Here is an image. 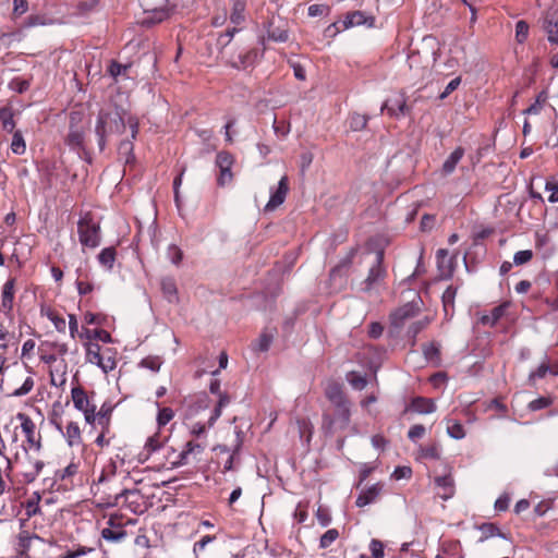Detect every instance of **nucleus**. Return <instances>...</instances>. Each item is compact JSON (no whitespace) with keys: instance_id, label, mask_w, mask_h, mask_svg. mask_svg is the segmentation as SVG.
<instances>
[{"instance_id":"1","label":"nucleus","mask_w":558,"mask_h":558,"mask_svg":"<svg viewBox=\"0 0 558 558\" xmlns=\"http://www.w3.org/2000/svg\"><path fill=\"white\" fill-rule=\"evenodd\" d=\"M129 126L132 133V140H136L140 132V120L137 117L131 114L122 106L113 102L107 108H101L98 111L95 135L99 151L102 153L111 135H122Z\"/></svg>"},{"instance_id":"2","label":"nucleus","mask_w":558,"mask_h":558,"mask_svg":"<svg viewBox=\"0 0 558 558\" xmlns=\"http://www.w3.org/2000/svg\"><path fill=\"white\" fill-rule=\"evenodd\" d=\"M325 397L331 408L325 409L322 415L320 429L325 437H332L337 432L344 430L351 422V402L343 391V386L331 381L325 388Z\"/></svg>"},{"instance_id":"3","label":"nucleus","mask_w":558,"mask_h":558,"mask_svg":"<svg viewBox=\"0 0 558 558\" xmlns=\"http://www.w3.org/2000/svg\"><path fill=\"white\" fill-rule=\"evenodd\" d=\"M95 506L98 509H108L120 506L119 490H114L112 482L108 481L106 472H101L90 486Z\"/></svg>"},{"instance_id":"4","label":"nucleus","mask_w":558,"mask_h":558,"mask_svg":"<svg viewBox=\"0 0 558 558\" xmlns=\"http://www.w3.org/2000/svg\"><path fill=\"white\" fill-rule=\"evenodd\" d=\"M80 243L87 247H97L100 244V226L94 221L92 213L84 214L77 221Z\"/></svg>"},{"instance_id":"5","label":"nucleus","mask_w":558,"mask_h":558,"mask_svg":"<svg viewBox=\"0 0 558 558\" xmlns=\"http://www.w3.org/2000/svg\"><path fill=\"white\" fill-rule=\"evenodd\" d=\"M435 60V51H420L418 49H411L408 54L407 62L410 71L413 73V78H424L433 66Z\"/></svg>"},{"instance_id":"6","label":"nucleus","mask_w":558,"mask_h":558,"mask_svg":"<svg viewBox=\"0 0 558 558\" xmlns=\"http://www.w3.org/2000/svg\"><path fill=\"white\" fill-rule=\"evenodd\" d=\"M385 252L383 248L376 252L375 263L368 270L367 277L362 282V291L368 293L376 284L384 281L387 270L384 266Z\"/></svg>"},{"instance_id":"7","label":"nucleus","mask_w":558,"mask_h":558,"mask_svg":"<svg viewBox=\"0 0 558 558\" xmlns=\"http://www.w3.org/2000/svg\"><path fill=\"white\" fill-rule=\"evenodd\" d=\"M120 506L129 509L134 514H141L146 510L144 495L140 489L123 488L119 490Z\"/></svg>"},{"instance_id":"8","label":"nucleus","mask_w":558,"mask_h":558,"mask_svg":"<svg viewBox=\"0 0 558 558\" xmlns=\"http://www.w3.org/2000/svg\"><path fill=\"white\" fill-rule=\"evenodd\" d=\"M138 2L144 12L153 13L151 17L144 20V24L160 23L169 16L167 9L169 0H138Z\"/></svg>"},{"instance_id":"9","label":"nucleus","mask_w":558,"mask_h":558,"mask_svg":"<svg viewBox=\"0 0 558 558\" xmlns=\"http://www.w3.org/2000/svg\"><path fill=\"white\" fill-rule=\"evenodd\" d=\"M234 163V157L229 151H219L216 156V166L219 169L217 177V184L225 186L233 180L232 166Z\"/></svg>"},{"instance_id":"10","label":"nucleus","mask_w":558,"mask_h":558,"mask_svg":"<svg viewBox=\"0 0 558 558\" xmlns=\"http://www.w3.org/2000/svg\"><path fill=\"white\" fill-rule=\"evenodd\" d=\"M213 451L217 457V465H222V473L233 471L234 463L240 462V452H235L234 449L228 447L227 445H216L213 448Z\"/></svg>"},{"instance_id":"11","label":"nucleus","mask_w":558,"mask_h":558,"mask_svg":"<svg viewBox=\"0 0 558 558\" xmlns=\"http://www.w3.org/2000/svg\"><path fill=\"white\" fill-rule=\"evenodd\" d=\"M387 111L392 118H400L410 114L411 108L407 105L404 94H399L392 98H388L381 106L380 111Z\"/></svg>"},{"instance_id":"12","label":"nucleus","mask_w":558,"mask_h":558,"mask_svg":"<svg viewBox=\"0 0 558 558\" xmlns=\"http://www.w3.org/2000/svg\"><path fill=\"white\" fill-rule=\"evenodd\" d=\"M16 418L21 422V428L26 436V441L36 451L41 449V436L38 433L36 436V426L32 418L25 413H17Z\"/></svg>"},{"instance_id":"13","label":"nucleus","mask_w":558,"mask_h":558,"mask_svg":"<svg viewBox=\"0 0 558 558\" xmlns=\"http://www.w3.org/2000/svg\"><path fill=\"white\" fill-rule=\"evenodd\" d=\"M267 37L270 40L286 43L289 39L287 22L280 16H271L267 22Z\"/></svg>"},{"instance_id":"14","label":"nucleus","mask_w":558,"mask_h":558,"mask_svg":"<svg viewBox=\"0 0 558 558\" xmlns=\"http://www.w3.org/2000/svg\"><path fill=\"white\" fill-rule=\"evenodd\" d=\"M415 315V307L411 303L404 304L390 314V328L398 332L403 327L405 320Z\"/></svg>"},{"instance_id":"15","label":"nucleus","mask_w":558,"mask_h":558,"mask_svg":"<svg viewBox=\"0 0 558 558\" xmlns=\"http://www.w3.org/2000/svg\"><path fill=\"white\" fill-rule=\"evenodd\" d=\"M120 517L118 514L110 515L108 520V527H105L101 531V536L110 542H119L126 536V531L123 527V524L119 521Z\"/></svg>"},{"instance_id":"16","label":"nucleus","mask_w":558,"mask_h":558,"mask_svg":"<svg viewBox=\"0 0 558 558\" xmlns=\"http://www.w3.org/2000/svg\"><path fill=\"white\" fill-rule=\"evenodd\" d=\"M288 192H289V179L287 175H283L278 183L277 190L271 193L270 198H269L268 203L266 204L264 210L272 211L278 206L283 204V202L286 201V197L288 195Z\"/></svg>"},{"instance_id":"17","label":"nucleus","mask_w":558,"mask_h":558,"mask_svg":"<svg viewBox=\"0 0 558 558\" xmlns=\"http://www.w3.org/2000/svg\"><path fill=\"white\" fill-rule=\"evenodd\" d=\"M33 539L44 541L39 535L35 533L31 534L26 530H22L17 534V542L15 547L16 558H31L28 551L31 549Z\"/></svg>"},{"instance_id":"18","label":"nucleus","mask_w":558,"mask_h":558,"mask_svg":"<svg viewBox=\"0 0 558 558\" xmlns=\"http://www.w3.org/2000/svg\"><path fill=\"white\" fill-rule=\"evenodd\" d=\"M87 128L69 129L64 137V144L73 151L80 153L83 149L86 140Z\"/></svg>"},{"instance_id":"19","label":"nucleus","mask_w":558,"mask_h":558,"mask_svg":"<svg viewBox=\"0 0 558 558\" xmlns=\"http://www.w3.org/2000/svg\"><path fill=\"white\" fill-rule=\"evenodd\" d=\"M71 398L74 404V408L77 411L84 412L90 409V407H95L94 403L90 402V399L81 385H76L71 389Z\"/></svg>"},{"instance_id":"20","label":"nucleus","mask_w":558,"mask_h":558,"mask_svg":"<svg viewBox=\"0 0 558 558\" xmlns=\"http://www.w3.org/2000/svg\"><path fill=\"white\" fill-rule=\"evenodd\" d=\"M384 485L381 483H376L368 488L361 492L355 500V505L359 508L371 505L377 500L383 492Z\"/></svg>"},{"instance_id":"21","label":"nucleus","mask_w":558,"mask_h":558,"mask_svg":"<svg viewBox=\"0 0 558 558\" xmlns=\"http://www.w3.org/2000/svg\"><path fill=\"white\" fill-rule=\"evenodd\" d=\"M262 54L263 53H259L258 49L252 48L245 53H239L236 59H232L231 65L235 69L245 70L250 66H253Z\"/></svg>"},{"instance_id":"22","label":"nucleus","mask_w":558,"mask_h":558,"mask_svg":"<svg viewBox=\"0 0 558 558\" xmlns=\"http://www.w3.org/2000/svg\"><path fill=\"white\" fill-rule=\"evenodd\" d=\"M184 402L187 403L186 414L192 416L198 411L207 409L209 407L210 399L206 392H201L190 397L189 399H184Z\"/></svg>"},{"instance_id":"23","label":"nucleus","mask_w":558,"mask_h":558,"mask_svg":"<svg viewBox=\"0 0 558 558\" xmlns=\"http://www.w3.org/2000/svg\"><path fill=\"white\" fill-rule=\"evenodd\" d=\"M357 246L351 247L348 254L339 260V263L330 269V279H336L337 276H344L345 271L352 266L353 259L357 253Z\"/></svg>"},{"instance_id":"24","label":"nucleus","mask_w":558,"mask_h":558,"mask_svg":"<svg viewBox=\"0 0 558 558\" xmlns=\"http://www.w3.org/2000/svg\"><path fill=\"white\" fill-rule=\"evenodd\" d=\"M15 278H9L2 287L1 308L8 314L13 310Z\"/></svg>"},{"instance_id":"25","label":"nucleus","mask_w":558,"mask_h":558,"mask_svg":"<svg viewBox=\"0 0 558 558\" xmlns=\"http://www.w3.org/2000/svg\"><path fill=\"white\" fill-rule=\"evenodd\" d=\"M543 27L548 34V40L551 44H558V9L547 13Z\"/></svg>"},{"instance_id":"26","label":"nucleus","mask_w":558,"mask_h":558,"mask_svg":"<svg viewBox=\"0 0 558 558\" xmlns=\"http://www.w3.org/2000/svg\"><path fill=\"white\" fill-rule=\"evenodd\" d=\"M465 150L463 147L458 146L444 161L441 167V173L444 175H450L454 172L457 165L463 158Z\"/></svg>"},{"instance_id":"27","label":"nucleus","mask_w":558,"mask_h":558,"mask_svg":"<svg viewBox=\"0 0 558 558\" xmlns=\"http://www.w3.org/2000/svg\"><path fill=\"white\" fill-rule=\"evenodd\" d=\"M435 484L442 489L439 495L442 500H448L454 495V481L450 474L435 477Z\"/></svg>"},{"instance_id":"28","label":"nucleus","mask_w":558,"mask_h":558,"mask_svg":"<svg viewBox=\"0 0 558 558\" xmlns=\"http://www.w3.org/2000/svg\"><path fill=\"white\" fill-rule=\"evenodd\" d=\"M410 407L414 412L420 414L433 413L436 410L434 400L425 397H414Z\"/></svg>"},{"instance_id":"29","label":"nucleus","mask_w":558,"mask_h":558,"mask_svg":"<svg viewBox=\"0 0 558 558\" xmlns=\"http://www.w3.org/2000/svg\"><path fill=\"white\" fill-rule=\"evenodd\" d=\"M422 351L427 362L432 363L434 366L440 365V347L437 342L432 341L429 343H424Z\"/></svg>"},{"instance_id":"30","label":"nucleus","mask_w":558,"mask_h":558,"mask_svg":"<svg viewBox=\"0 0 558 558\" xmlns=\"http://www.w3.org/2000/svg\"><path fill=\"white\" fill-rule=\"evenodd\" d=\"M458 288L454 286H449L441 296L442 307L445 312V316H452L454 310V299L457 295Z\"/></svg>"},{"instance_id":"31","label":"nucleus","mask_w":558,"mask_h":558,"mask_svg":"<svg viewBox=\"0 0 558 558\" xmlns=\"http://www.w3.org/2000/svg\"><path fill=\"white\" fill-rule=\"evenodd\" d=\"M246 0H234L230 14V21L234 25H240L245 21Z\"/></svg>"},{"instance_id":"32","label":"nucleus","mask_w":558,"mask_h":558,"mask_svg":"<svg viewBox=\"0 0 558 558\" xmlns=\"http://www.w3.org/2000/svg\"><path fill=\"white\" fill-rule=\"evenodd\" d=\"M133 141L131 136L130 138L122 140L118 145V154L120 157L124 158L125 163L135 160Z\"/></svg>"},{"instance_id":"33","label":"nucleus","mask_w":558,"mask_h":558,"mask_svg":"<svg viewBox=\"0 0 558 558\" xmlns=\"http://www.w3.org/2000/svg\"><path fill=\"white\" fill-rule=\"evenodd\" d=\"M367 21H369V25H372L374 22V17L365 16V14L362 11H354L347 15V19L343 21V25L345 28H349L351 26H359V25L366 24Z\"/></svg>"},{"instance_id":"34","label":"nucleus","mask_w":558,"mask_h":558,"mask_svg":"<svg viewBox=\"0 0 558 558\" xmlns=\"http://www.w3.org/2000/svg\"><path fill=\"white\" fill-rule=\"evenodd\" d=\"M70 447L80 445L82 442L81 428L76 422H70L66 426L65 433H62Z\"/></svg>"},{"instance_id":"35","label":"nucleus","mask_w":558,"mask_h":558,"mask_svg":"<svg viewBox=\"0 0 558 558\" xmlns=\"http://www.w3.org/2000/svg\"><path fill=\"white\" fill-rule=\"evenodd\" d=\"M39 502L40 495L38 493H34L31 498L22 502V507L25 509V515H27V518H33L37 514H41V508L39 506Z\"/></svg>"},{"instance_id":"36","label":"nucleus","mask_w":558,"mask_h":558,"mask_svg":"<svg viewBox=\"0 0 558 558\" xmlns=\"http://www.w3.org/2000/svg\"><path fill=\"white\" fill-rule=\"evenodd\" d=\"M78 473V463L72 461L69 463L64 469L57 470L53 475V483L52 485L58 482H64L70 481L73 476H75Z\"/></svg>"},{"instance_id":"37","label":"nucleus","mask_w":558,"mask_h":558,"mask_svg":"<svg viewBox=\"0 0 558 558\" xmlns=\"http://www.w3.org/2000/svg\"><path fill=\"white\" fill-rule=\"evenodd\" d=\"M80 338H86L88 340H99V341H102L105 343H110L112 342V338H111V335L105 330V329H88V328H83V332L80 335Z\"/></svg>"},{"instance_id":"38","label":"nucleus","mask_w":558,"mask_h":558,"mask_svg":"<svg viewBox=\"0 0 558 558\" xmlns=\"http://www.w3.org/2000/svg\"><path fill=\"white\" fill-rule=\"evenodd\" d=\"M161 291L169 302L178 299V288L174 278L166 277L160 282Z\"/></svg>"},{"instance_id":"39","label":"nucleus","mask_w":558,"mask_h":558,"mask_svg":"<svg viewBox=\"0 0 558 558\" xmlns=\"http://www.w3.org/2000/svg\"><path fill=\"white\" fill-rule=\"evenodd\" d=\"M230 403V396L223 391L218 396V402L208 418V427H211L215 422L220 417L222 409Z\"/></svg>"},{"instance_id":"40","label":"nucleus","mask_w":558,"mask_h":558,"mask_svg":"<svg viewBox=\"0 0 558 558\" xmlns=\"http://www.w3.org/2000/svg\"><path fill=\"white\" fill-rule=\"evenodd\" d=\"M482 532V536L480 538V542H484L489 537L493 536H499L501 538H507L506 534L500 531V529L495 524L490 522L482 523L478 527Z\"/></svg>"},{"instance_id":"41","label":"nucleus","mask_w":558,"mask_h":558,"mask_svg":"<svg viewBox=\"0 0 558 558\" xmlns=\"http://www.w3.org/2000/svg\"><path fill=\"white\" fill-rule=\"evenodd\" d=\"M99 367L105 374L113 371L117 367L116 351L112 349L105 350Z\"/></svg>"},{"instance_id":"42","label":"nucleus","mask_w":558,"mask_h":558,"mask_svg":"<svg viewBox=\"0 0 558 558\" xmlns=\"http://www.w3.org/2000/svg\"><path fill=\"white\" fill-rule=\"evenodd\" d=\"M14 113L10 107L0 108V121L4 131L12 133L15 128Z\"/></svg>"},{"instance_id":"43","label":"nucleus","mask_w":558,"mask_h":558,"mask_svg":"<svg viewBox=\"0 0 558 558\" xmlns=\"http://www.w3.org/2000/svg\"><path fill=\"white\" fill-rule=\"evenodd\" d=\"M86 347V360L95 364L99 367V364L101 362L102 353L100 352L101 348L98 343L87 342L85 344Z\"/></svg>"},{"instance_id":"44","label":"nucleus","mask_w":558,"mask_h":558,"mask_svg":"<svg viewBox=\"0 0 558 558\" xmlns=\"http://www.w3.org/2000/svg\"><path fill=\"white\" fill-rule=\"evenodd\" d=\"M117 256V251L113 246L105 247L98 254L99 263L108 269H112Z\"/></svg>"},{"instance_id":"45","label":"nucleus","mask_w":558,"mask_h":558,"mask_svg":"<svg viewBox=\"0 0 558 558\" xmlns=\"http://www.w3.org/2000/svg\"><path fill=\"white\" fill-rule=\"evenodd\" d=\"M62 414H63V405L61 404L60 401H56L52 404V410L49 415V421H50L51 425H53L54 428L57 430H59L60 433H63L62 423H61Z\"/></svg>"},{"instance_id":"46","label":"nucleus","mask_w":558,"mask_h":558,"mask_svg":"<svg viewBox=\"0 0 558 558\" xmlns=\"http://www.w3.org/2000/svg\"><path fill=\"white\" fill-rule=\"evenodd\" d=\"M368 122V116L354 112L349 118V126L353 132L363 131Z\"/></svg>"},{"instance_id":"47","label":"nucleus","mask_w":558,"mask_h":558,"mask_svg":"<svg viewBox=\"0 0 558 558\" xmlns=\"http://www.w3.org/2000/svg\"><path fill=\"white\" fill-rule=\"evenodd\" d=\"M112 410L113 408L111 405L104 403L100 410L97 412L98 423L105 430H109Z\"/></svg>"},{"instance_id":"48","label":"nucleus","mask_w":558,"mask_h":558,"mask_svg":"<svg viewBox=\"0 0 558 558\" xmlns=\"http://www.w3.org/2000/svg\"><path fill=\"white\" fill-rule=\"evenodd\" d=\"M437 267L439 270V277L441 279H450L454 271L453 260L449 259H437Z\"/></svg>"},{"instance_id":"49","label":"nucleus","mask_w":558,"mask_h":558,"mask_svg":"<svg viewBox=\"0 0 558 558\" xmlns=\"http://www.w3.org/2000/svg\"><path fill=\"white\" fill-rule=\"evenodd\" d=\"M68 118L69 129L87 128L83 110H71Z\"/></svg>"},{"instance_id":"50","label":"nucleus","mask_w":558,"mask_h":558,"mask_svg":"<svg viewBox=\"0 0 558 558\" xmlns=\"http://www.w3.org/2000/svg\"><path fill=\"white\" fill-rule=\"evenodd\" d=\"M506 310V305L501 304L494 307L489 315H485L482 317V323L484 325L489 324L490 326H495L499 319L504 316Z\"/></svg>"},{"instance_id":"51","label":"nucleus","mask_w":558,"mask_h":558,"mask_svg":"<svg viewBox=\"0 0 558 558\" xmlns=\"http://www.w3.org/2000/svg\"><path fill=\"white\" fill-rule=\"evenodd\" d=\"M430 324V319L428 317H424L423 319L416 320L410 325L408 328V335L413 339L412 344L415 343L417 335L423 331Z\"/></svg>"},{"instance_id":"52","label":"nucleus","mask_w":558,"mask_h":558,"mask_svg":"<svg viewBox=\"0 0 558 558\" xmlns=\"http://www.w3.org/2000/svg\"><path fill=\"white\" fill-rule=\"evenodd\" d=\"M547 100V94L545 90H542L537 96L535 101L530 105L526 109L523 110L524 114H538Z\"/></svg>"},{"instance_id":"53","label":"nucleus","mask_w":558,"mask_h":558,"mask_svg":"<svg viewBox=\"0 0 558 558\" xmlns=\"http://www.w3.org/2000/svg\"><path fill=\"white\" fill-rule=\"evenodd\" d=\"M11 149L16 155H23L26 150L25 141L23 138L22 132L19 130L13 132Z\"/></svg>"},{"instance_id":"54","label":"nucleus","mask_w":558,"mask_h":558,"mask_svg":"<svg viewBox=\"0 0 558 558\" xmlns=\"http://www.w3.org/2000/svg\"><path fill=\"white\" fill-rule=\"evenodd\" d=\"M163 446V442L160 440V436L158 433L147 438L146 444L144 446V450L147 453V457H149L151 453L156 452L157 450L161 449Z\"/></svg>"},{"instance_id":"55","label":"nucleus","mask_w":558,"mask_h":558,"mask_svg":"<svg viewBox=\"0 0 558 558\" xmlns=\"http://www.w3.org/2000/svg\"><path fill=\"white\" fill-rule=\"evenodd\" d=\"M130 69L131 64H122L116 60H112L108 66V72L117 81L119 75H126Z\"/></svg>"},{"instance_id":"56","label":"nucleus","mask_w":558,"mask_h":558,"mask_svg":"<svg viewBox=\"0 0 558 558\" xmlns=\"http://www.w3.org/2000/svg\"><path fill=\"white\" fill-rule=\"evenodd\" d=\"M161 364L162 360L160 356L157 355H148L140 362L141 367L148 368L153 372H158L160 369Z\"/></svg>"},{"instance_id":"57","label":"nucleus","mask_w":558,"mask_h":558,"mask_svg":"<svg viewBox=\"0 0 558 558\" xmlns=\"http://www.w3.org/2000/svg\"><path fill=\"white\" fill-rule=\"evenodd\" d=\"M174 417V411L171 408H160L157 414V424L159 427L166 426Z\"/></svg>"},{"instance_id":"58","label":"nucleus","mask_w":558,"mask_h":558,"mask_svg":"<svg viewBox=\"0 0 558 558\" xmlns=\"http://www.w3.org/2000/svg\"><path fill=\"white\" fill-rule=\"evenodd\" d=\"M339 537V532L337 529H330L326 531L319 539V547L325 549L328 548L337 538Z\"/></svg>"},{"instance_id":"59","label":"nucleus","mask_w":558,"mask_h":558,"mask_svg":"<svg viewBox=\"0 0 558 558\" xmlns=\"http://www.w3.org/2000/svg\"><path fill=\"white\" fill-rule=\"evenodd\" d=\"M274 340V336L267 332H263L257 339L254 350L258 352H266L269 350L270 344Z\"/></svg>"},{"instance_id":"60","label":"nucleus","mask_w":558,"mask_h":558,"mask_svg":"<svg viewBox=\"0 0 558 558\" xmlns=\"http://www.w3.org/2000/svg\"><path fill=\"white\" fill-rule=\"evenodd\" d=\"M348 380L350 385L357 390L364 389L367 385L366 377L357 374L356 372L349 373Z\"/></svg>"},{"instance_id":"61","label":"nucleus","mask_w":558,"mask_h":558,"mask_svg":"<svg viewBox=\"0 0 558 558\" xmlns=\"http://www.w3.org/2000/svg\"><path fill=\"white\" fill-rule=\"evenodd\" d=\"M554 400L551 397H538L535 400L529 403V409L531 411H538L542 409H546L553 404Z\"/></svg>"},{"instance_id":"62","label":"nucleus","mask_w":558,"mask_h":558,"mask_svg":"<svg viewBox=\"0 0 558 558\" xmlns=\"http://www.w3.org/2000/svg\"><path fill=\"white\" fill-rule=\"evenodd\" d=\"M239 32V28H228L225 33H221L217 38V46L222 50L231 43L234 34Z\"/></svg>"},{"instance_id":"63","label":"nucleus","mask_w":558,"mask_h":558,"mask_svg":"<svg viewBox=\"0 0 558 558\" xmlns=\"http://www.w3.org/2000/svg\"><path fill=\"white\" fill-rule=\"evenodd\" d=\"M527 35H529V24L523 20L518 21L515 24V38H517L518 43H520V44L524 43L527 38Z\"/></svg>"},{"instance_id":"64","label":"nucleus","mask_w":558,"mask_h":558,"mask_svg":"<svg viewBox=\"0 0 558 558\" xmlns=\"http://www.w3.org/2000/svg\"><path fill=\"white\" fill-rule=\"evenodd\" d=\"M384 543L379 539L373 538L369 543V550L372 553V558H384Z\"/></svg>"}]
</instances>
